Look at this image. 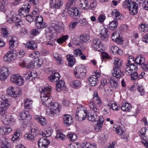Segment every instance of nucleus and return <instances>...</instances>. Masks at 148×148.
Returning <instances> with one entry per match:
<instances>
[{"mask_svg": "<svg viewBox=\"0 0 148 148\" xmlns=\"http://www.w3.org/2000/svg\"><path fill=\"white\" fill-rule=\"evenodd\" d=\"M100 73L98 71H96L95 75L90 76L88 78L89 83L91 86H95L97 85V78L100 76Z\"/></svg>", "mask_w": 148, "mask_h": 148, "instance_id": "obj_18", "label": "nucleus"}, {"mask_svg": "<svg viewBox=\"0 0 148 148\" xmlns=\"http://www.w3.org/2000/svg\"><path fill=\"white\" fill-rule=\"evenodd\" d=\"M60 77L59 74L58 73H55L50 76L49 79L52 82H55L58 81Z\"/></svg>", "mask_w": 148, "mask_h": 148, "instance_id": "obj_44", "label": "nucleus"}, {"mask_svg": "<svg viewBox=\"0 0 148 148\" xmlns=\"http://www.w3.org/2000/svg\"><path fill=\"white\" fill-rule=\"evenodd\" d=\"M72 42L75 45H79L80 46L82 45V43L81 40H79L78 38L76 36L74 37L72 39Z\"/></svg>", "mask_w": 148, "mask_h": 148, "instance_id": "obj_54", "label": "nucleus"}, {"mask_svg": "<svg viewBox=\"0 0 148 148\" xmlns=\"http://www.w3.org/2000/svg\"><path fill=\"white\" fill-rule=\"evenodd\" d=\"M66 58L68 61L69 65L71 67L73 66L75 61V59L73 56L70 54L67 55L66 56Z\"/></svg>", "mask_w": 148, "mask_h": 148, "instance_id": "obj_35", "label": "nucleus"}, {"mask_svg": "<svg viewBox=\"0 0 148 148\" xmlns=\"http://www.w3.org/2000/svg\"><path fill=\"white\" fill-rule=\"evenodd\" d=\"M35 118L41 125L44 126L47 124V120L44 117L36 116L35 117Z\"/></svg>", "mask_w": 148, "mask_h": 148, "instance_id": "obj_40", "label": "nucleus"}, {"mask_svg": "<svg viewBox=\"0 0 148 148\" xmlns=\"http://www.w3.org/2000/svg\"><path fill=\"white\" fill-rule=\"evenodd\" d=\"M10 80L13 83L20 86L23 84L24 80L19 74H15L11 76Z\"/></svg>", "mask_w": 148, "mask_h": 148, "instance_id": "obj_11", "label": "nucleus"}, {"mask_svg": "<svg viewBox=\"0 0 148 148\" xmlns=\"http://www.w3.org/2000/svg\"><path fill=\"white\" fill-rule=\"evenodd\" d=\"M11 104L9 99L5 98L4 95L0 98V115L5 114L6 110Z\"/></svg>", "mask_w": 148, "mask_h": 148, "instance_id": "obj_4", "label": "nucleus"}, {"mask_svg": "<svg viewBox=\"0 0 148 148\" xmlns=\"http://www.w3.org/2000/svg\"><path fill=\"white\" fill-rule=\"evenodd\" d=\"M88 106L91 110H93V112L88 114V119L92 122L98 121L99 115V109L96 107L93 102H91L89 103Z\"/></svg>", "mask_w": 148, "mask_h": 148, "instance_id": "obj_3", "label": "nucleus"}, {"mask_svg": "<svg viewBox=\"0 0 148 148\" xmlns=\"http://www.w3.org/2000/svg\"><path fill=\"white\" fill-rule=\"evenodd\" d=\"M114 77L117 78L122 77L124 75V73L119 68H114L112 72Z\"/></svg>", "mask_w": 148, "mask_h": 148, "instance_id": "obj_22", "label": "nucleus"}, {"mask_svg": "<svg viewBox=\"0 0 148 148\" xmlns=\"http://www.w3.org/2000/svg\"><path fill=\"white\" fill-rule=\"evenodd\" d=\"M103 125L102 123L97 122L95 125V130L96 131L98 132L101 130Z\"/></svg>", "mask_w": 148, "mask_h": 148, "instance_id": "obj_64", "label": "nucleus"}, {"mask_svg": "<svg viewBox=\"0 0 148 148\" xmlns=\"http://www.w3.org/2000/svg\"><path fill=\"white\" fill-rule=\"evenodd\" d=\"M5 13L7 18V21L8 23L11 24L15 23L17 26L20 25L21 20L20 15L14 11L10 12L8 10H6Z\"/></svg>", "mask_w": 148, "mask_h": 148, "instance_id": "obj_2", "label": "nucleus"}, {"mask_svg": "<svg viewBox=\"0 0 148 148\" xmlns=\"http://www.w3.org/2000/svg\"><path fill=\"white\" fill-rule=\"evenodd\" d=\"M86 67L83 65L76 66L74 71L75 77L79 79L84 78L86 75Z\"/></svg>", "mask_w": 148, "mask_h": 148, "instance_id": "obj_6", "label": "nucleus"}, {"mask_svg": "<svg viewBox=\"0 0 148 148\" xmlns=\"http://www.w3.org/2000/svg\"><path fill=\"white\" fill-rule=\"evenodd\" d=\"M25 74L27 75V76L26 77V79L27 80H29L34 79L37 76L36 72L35 71H28L27 72V73Z\"/></svg>", "mask_w": 148, "mask_h": 148, "instance_id": "obj_30", "label": "nucleus"}, {"mask_svg": "<svg viewBox=\"0 0 148 148\" xmlns=\"http://www.w3.org/2000/svg\"><path fill=\"white\" fill-rule=\"evenodd\" d=\"M81 148H97V145L94 143L85 142L80 145Z\"/></svg>", "mask_w": 148, "mask_h": 148, "instance_id": "obj_29", "label": "nucleus"}, {"mask_svg": "<svg viewBox=\"0 0 148 148\" xmlns=\"http://www.w3.org/2000/svg\"><path fill=\"white\" fill-rule=\"evenodd\" d=\"M7 93L12 97L15 98L19 97L21 95L22 91L20 88L10 86L7 88Z\"/></svg>", "mask_w": 148, "mask_h": 148, "instance_id": "obj_8", "label": "nucleus"}, {"mask_svg": "<svg viewBox=\"0 0 148 148\" xmlns=\"http://www.w3.org/2000/svg\"><path fill=\"white\" fill-rule=\"evenodd\" d=\"M10 74L8 67H3L0 69V80L3 81L5 80Z\"/></svg>", "mask_w": 148, "mask_h": 148, "instance_id": "obj_13", "label": "nucleus"}, {"mask_svg": "<svg viewBox=\"0 0 148 148\" xmlns=\"http://www.w3.org/2000/svg\"><path fill=\"white\" fill-rule=\"evenodd\" d=\"M11 127L2 126L0 127V134L2 135H5L10 133L12 131Z\"/></svg>", "mask_w": 148, "mask_h": 148, "instance_id": "obj_24", "label": "nucleus"}, {"mask_svg": "<svg viewBox=\"0 0 148 148\" xmlns=\"http://www.w3.org/2000/svg\"><path fill=\"white\" fill-rule=\"evenodd\" d=\"M1 120L3 123L5 125L12 126L16 123V119L12 116L10 115H5L1 117Z\"/></svg>", "mask_w": 148, "mask_h": 148, "instance_id": "obj_9", "label": "nucleus"}, {"mask_svg": "<svg viewBox=\"0 0 148 148\" xmlns=\"http://www.w3.org/2000/svg\"><path fill=\"white\" fill-rule=\"evenodd\" d=\"M97 98V99H94L93 101L92 102L94 103L96 107L98 108V107L100 106L101 105L102 102L99 97ZM91 102L90 101L89 103Z\"/></svg>", "mask_w": 148, "mask_h": 148, "instance_id": "obj_58", "label": "nucleus"}, {"mask_svg": "<svg viewBox=\"0 0 148 148\" xmlns=\"http://www.w3.org/2000/svg\"><path fill=\"white\" fill-rule=\"evenodd\" d=\"M56 88L58 91L64 90L65 89L64 82L62 80L58 81L56 84Z\"/></svg>", "mask_w": 148, "mask_h": 148, "instance_id": "obj_33", "label": "nucleus"}, {"mask_svg": "<svg viewBox=\"0 0 148 148\" xmlns=\"http://www.w3.org/2000/svg\"><path fill=\"white\" fill-rule=\"evenodd\" d=\"M115 131L116 133L119 135H121L123 134L125 131V129L124 125L122 124L116 126V127H114Z\"/></svg>", "mask_w": 148, "mask_h": 148, "instance_id": "obj_31", "label": "nucleus"}, {"mask_svg": "<svg viewBox=\"0 0 148 148\" xmlns=\"http://www.w3.org/2000/svg\"><path fill=\"white\" fill-rule=\"evenodd\" d=\"M51 89V87L47 84L39 89L41 92V102L43 105L48 108L46 114L49 117H54L60 113L61 106L58 103L53 102L50 94Z\"/></svg>", "mask_w": 148, "mask_h": 148, "instance_id": "obj_1", "label": "nucleus"}, {"mask_svg": "<svg viewBox=\"0 0 148 148\" xmlns=\"http://www.w3.org/2000/svg\"><path fill=\"white\" fill-rule=\"evenodd\" d=\"M34 18V21L36 27L39 29H43L46 27V23L43 22V18L41 16H35Z\"/></svg>", "mask_w": 148, "mask_h": 148, "instance_id": "obj_10", "label": "nucleus"}, {"mask_svg": "<svg viewBox=\"0 0 148 148\" xmlns=\"http://www.w3.org/2000/svg\"><path fill=\"white\" fill-rule=\"evenodd\" d=\"M68 11L72 12L73 15L76 16H79V11L76 8L74 7L73 8L69 7L67 8Z\"/></svg>", "mask_w": 148, "mask_h": 148, "instance_id": "obj_48", "label": "nucleus"}, {"mask_svg": "<svg viewBox=\"0 0 148 148\" xmlns=\"http://www.w3.org/2000/svg\"><path fill=\"white\" fill-rule=\"evenodd\" d=\"M87 111L86 108L84 106H81L77 108L75 118L78 121L84 120L87 115Z\"/></svg>", "mask_w": 148, "mask_h": 148, "instance_id": "obj_5", "label": "nucleus"}, {"mask_svg": "<svg viewBox=\"0 0 148 148\" xmlns=\"http://www.w3.org/2000/svg\"><path fill=\"white\" fill-rule=\"evenodd\" d=\"M118 25V23L116 21H113L109 22V27L110 29L114 30L116 28Z\"/></svg>", "mask_w": 148, "mask_h": 148, "instance_id": "obj_49", "label": "nucleus"}, {"mask_svg": "<svg viewBox=\"0 0 148 148\" xmlns=\"http://www.w3.org/2000/svg\"><path fill=\"white\" fill-rule=\"evenodd\" d=\"M29 62V61L27 60H20L19 64L20 65L23 67L27 68Z\"/></svg>", "mask_w": 148, "mask_h": 148, "instance_id": "obj_57", "label": "nucleus"}, {"mask_svg": "<svg viewBox=\"0 0 148 148\" xmlns=\"http://www.w3.org/2000/svg\"><path fill=\"white\" fill-rule=\"evenodd\" d=\"M38 130L37 128H31V132L30 133H26L24 136L25 139L28 140H32L38 134Z\"/></svg>", "mask_w": 148, "mask_h": 148, "instance_id": "obj_15", "label": "nucleus"}, {"mask_svg": "<svg viewBox=\"0 0 148 148\" xmlns=\"http://www.w3.org/2000/svg\"><path fill=\"white\" fill-rule=\"evenodd\" d=\"M70 84L72 88H76L80 86L81 83L79 80H73L70 82Z\"/></svg>", "mask_w": 148, "mask_h": 148, "instance_id": "obj_50", "label": "nucleus"}, {"mask_svg": "<svg viewBox=\"0 0 148 148\" xmlns=\"http://www.w3.org/2000/svg\"><path fill=\"white\" fill-rule=\"evenodd\" d=\"M114 68H119L123 64L121 60L118 58H115L114 62Z\"/></svg>", "mask_w": 148, "mask_h": 148, "instance_id": "obj_46", "label": "nucleus"}, {"mask_svg": "<svg viewBox=\"0 0 148 148\" xmlns=\"http://www.w3.org/2000/svg\"><path fill=\"white\" fill-rule=\"evenodd\" d=\"M20 132V130L19 129H17L16 130L12 138V140L13 141L18 140H19L21 137Z\"/></svg>", "mask_w": 148, "mask_h": 148, "instance_id": "obj_38", "label": "nucleus"}, {"mask_svg": "<svg viewBox=\"0 0 148 148\" xmlns=\"http://www.w3.org/2000/svg\"><path fill=\"white\" fill-rule=\"evenodd\" d=\"M55 23H52L51 24V25L49 27L48 29L49 32L54 33L56 31V29H55Z\"/></svg>", "mask_w": 148, "mask_h": 148, "instance_id": "obj_62", "label": "nucleus"}, {"mask_svg": "<svg viewBox=\"0 0 148 148\" xmlns=\"http://www.w3.org/2000/svg\"><path fill=\"white\" fill-rule=\"evenodd\" d=\"M67 137L69 140L72 141H74L77 139V136L74 134H69L68 135Z\"/></svg>", "mask_w": 148, "mask_h": 148, "instance_id": "obj_61", "label": "nucleus"}, {"mask_svg": "<svg viewBox=\"0 0 148 148\" xmlns=\"http://www.w3.org/2000/svg\"><path fill=\"white\" fill-rule=\"evenodd\" d=\"M18 116L19 120L24 121V124L25 125L27 124L28 122L31 119L29 113L28 111L25 110L20 113L19 114Z\"/></svg>", "mask_w": 148, "mask_h": 148, "instance_id": "obj_14", "label": "nucleus"}, {"mask_svg": "<svg viewBox=\"0 0 148 148\" xmlns=\"http://www.w3.org/2000/svg\"><path fill=\"white\" fill-rule=\"evenodd\" d=\"M123 7L125 9H127L130 11V0H125L122 3Z\"/></svg>", "mask_w": 148, "mask_h": 148, "instance_id": "obj_60", "label": "nucleus"}, {"mask_svg": "<svg viewBox=\"0 0 148 148\" xmlns=\"http://www.w3.org/2000/svg\"><path fill=\"white\" fill-rule=\"evenodd\" d=\"M26 46L30 49L32 50H35L37 47V43L32 41L28 42L26 44Z\"/></svg>", "mask_w": 148, "mask_h": 148, "instance_id": "obj_42", "label": "nucleus"}, {"mask_svg": "<svg viewBox=\"0 0 148 148\" xmlns=\"http://www.w3.org/2000/svg\"><path fill=\"white\" fill-rule=\"evenodd\" d=\"M103 28L99 33V36L102 40L106 41L108 40V29L103 27Z\"/></svg>", "mask_w": 148, "mask_h": 148, "instance_id": "obj_21", "label": "nucleus"}, {"mask_svg": "<svg viewBox=\"0 0 148 148\" xmlns=\"http://www.w3.org/2000/svg\"><path fill=\"white\" fill-rule=\"evenodd\" d=\"M17 53L14 50L8 51L3 58V61L7 63L13 62L16 58Z\"/></svg>", "mask_w": 148, "mask_h": 148, "instance_id": "obj_7", "label": "nucleus"}, {"mask_svg": "<svg viewBox=\"0 0 148 148\" xmlns=\"http://www.w3.org/2000/svg\"><path fill=\"white\" fill-rule=\"evenodd\" d=\"M7 1V0H0V11L5 12H6L5 4Z\"/></svg>", "mask_w": 148, "mask_h": 148, "instance_id": "obj_53", "label": "nucleus"}, {"mask_svg": "<svg viewBox=\"0 0 148 148\" xmlns=\"http://www.w3.org/2000/svg\"><path fill=\"white\" fill-rule=\"evenodd\" d=\"M112 15L114 19L116 20L123 19V16L116 10H114L112 12Z\"/></svg>", "mask_w": 148, "mask_h": 148, "instance_id": "obj_26", "label": "nucleus"}, {"mask_svg": "<svg viewBox=\"0 0 148 148\" xmlns=\"http://www.w3.org/2000/svg\"><path fill=\"white\" fill-rule=\"evenodd\" d=\"M17 43V38L15 37H12L9 40V48L12 49L14 47L16 46Z\"/></svg>", "mask_w": 148, "mask_h": 148, "instance_id": "obj_34", "label": "nucleus"}, {"mask_svg": "<svg viewBox=\"0 0 148 148\" xmlns=\"http://www.w3.org/2000/svg\"><path fill=\"white\" fill-rule=\"evenodd\" d=\"M146 132H147V130L145 127L143 128L140 131V136L143 140H145V136H147V135H146Z\"/></svg>", "mask_w": 148, "mask_h": 148, "instance_id": "obj_52", "label": "nucleus"}, {"mask_svg": "<svg viewBox=\"0 0 148 148\" xmlns=\"http://www.w3.org/2000/svg\"><path fill=\"white\" fill-rule=\"evenodd\" d=\"M89 10H93L96 8L97 4L95 0H88Z\"/></svg>", "mask_w": 148, "mask_h": 148, "instance_id": "obj_45", "label": "nucleus"}, {"mask_svg": "<svg viewBox=\"0 0 148 148\" xmlns=\"http://www.w3.org/2000/svg\"><path fill=\"white\" fill-rule=\"evenodd\" d=\"M78 22L76 21V20L72 21L70 23L69 25V29L72 30H73L77 26Z\"/></svg>", "mask_w": 148, "mask_h": 148, "instance_id": "obj_59", "label": "nucleus"}, {"mask_svg": "<svg viewBox=\"0 0 148 148\" xmlns=\"http://www.w3.org/2000/svg\"><path fill=\"white\" fill-rule=\"evenodd\" d=\"M55 28L56 31L63 30L64 28V25L61 23H55Z\"/></svg>", "mask_w": 148, "mask_h": 148, "instance_id": "obj_55", "label": "nucleus"}, {"mask_svg": "<svg viewBox=\"0 0 148 148\" xmlns=\"http://www.w3.org/2000/svg\"><path fill=\"white\" fill-rule=\"evenodd\" d=\"M145 60L144 56L142 55H138L136 58V65H144L145 63Z\"/></svg>", "mask_w": 148, "mask_h": 148, "instance_id": "obj_32", "label": "nucleus"}, {"mask_svg": "<svg viewBox=\"0 0 148 148\" xmlns=\"http://www.w3.org/2000/svg\"><path fill=\"white\" fill-rule=\"evenodd\" d=\"M138 5L135 3L133 2L132 5H130V13L132 15H135L138 12Z\"/></svg>", "mask_w": 148, "mask_h": 148, "instance_id": "obj_37", "label": "nucleus"}, {"mask_svg": "<svg viewBox=\"0 0 148 148\" xmlns=\"http://www.w3.org/2000/svg\"><path fill=\"white\" fill-rule=\"evenodd\" d=\"M50 143V141L45 137L39 139L38 143V147L41 148L47 147Z\"/></svg>", "mask_w": 148, "mask_h": 148, "instance_id": "obj_19", "label": "nucleus"}, {"mask_svg": "<svg viewBox=\"0 0 148 148\" xmlns=\"http://www.w3.org/2000/svg\"><path fill=\"white\" fill-rule=\"evenodd\" d=\"M139 30L144 32H146L148 31L147 25L145 23L141 24L139 27Z\"/></svg>", "mask_w": 148, "mask_h": 148, "instance_id": "obj_56", "label": "nucleus"}, {"mask_svg": "<svg viewBox=\"0 0 148 148\" xmlns=\"http://www.w3.org/2000/svg\"><path fill=\"white\" fill-rule=\"evenodd\" d=\"M110 50L113 53L115 54L121 55L122 53L121 50L119 49L118 47L114 45H112L111 46Z\"/></svg>", "mask_w": 148, "mask_h": 148, "instance_id": "obj_39", "label": "nucleus"}, {"mask_svg": "<svg viewBox=\"0 0 148 148\" xmlns=\"http://www.w3.org/2000/svg\"><path fill=\"white\" fill-rule=\"evenodd\" d=\"M121 110L124 112H128L130 111V104L128 102L125 101H123L121 107Z\"/></svg>", "mask_w": 148, "mask_h": 148, "instance_id": "obj_36", "label": "nucleus"}, {"mask_svg": "<svg viewBox=\"0 0 148 148\" xmlns=\"http://www.w3.org/2000/svg\"><path fill=\"white\" fill-rule=\"evenodd\" d=\"M68 38L69 36L67 35L63 36L57 40V42L59 44H62L66 41Z\"/></svg>", "mask_w": 148, "mask_h": 148, "instance_id": "obj_51", "label": "nucleus"}, {"mask_svg": "<svg viewBox=\"0 0 148 148\" xmlns=\"http://www.w3.org/2000/svg\"><path fill=\"white\" fill-rule=\"evenodd\" d=\"M79 6L82 9L84 10H87L89 9L88 0H80Z\"/></svg>", "mask_w": 148, "mask_h": 148, "instance_id": "obj_28", "label": "nucleus"}, {"mask_svg": "<svg viewBox=\"0 0 148 148\" xmlns=\"http://www.w3.org/2000/svg\"><path fill=\"white\" fill-rule=\"evenodd\" d=\"M92 45L95 49L98 51L100 52L103 51V45L100 39L97 38L93 39Z\"/></svg>", "mask_w": 148, "mask_h": 148, "instance_id": "obj_12", "label": "nucleus"}, {"mask_svg": "<svg viewBox=\"0 0 148 148\" xmlns=\"http://www.w3.org/2000/svg\"><path fill=\"white\" fill-rule=\"evenodd\" d=\"M79 40L82 44L84 43H88L90 41L89 35L85 34H82L80 36Z\"/></svg>", "mask_w": 148, "mask_h": 148, "instance_id": "obj_23", "label": "nucleus"}, {"mask_svg": "<svg viewBox=\"0 0 148 148\" xmlns=\"http://www.w3.org/2000/svg\"><path fill=\"white\" fill-rule=\"evenodd\" d=\"M53 132V130L51 127L46 128L42 130L41 134L43 137H48L51 135Z\"/></svg>", "mask_w": 148, "mask_h": 148, "instance_id": "obj_25", "label": "nucleus"}, {"mask_svg": "<svg viewBox=\"0 0 148 148\" xmlns=\"http://www.w3.org/2000/svg\"><path fill=\"white\" fill-rule=\"evenodd\" d=\"M78 23H79L82 25H85L88 23V22L86 18H80L79 21L77 22Z\"/></svg>", "mask_w": 148, "mask_h": 148, "instance_id": "obj_63", "label": "nucleus"}, {"mask_svg": "<svg viewBox=\"0 0 148 148\" xmlns=\"http://www.w3.org/2000/svg\"><path fill=\"white\" fill-rule=\"evenodd\" d=\"M43 59L42 58L37 59L36 60H34V68L38 69L41 67L43 64Z\"/></svg>", "mask_w": 148, "mask_h": 148, "instance_id": "obj_47", "label": "nucleus"}, {"mask_svg": "<svg viewBox=\"0 0 148 148\" xmlns=\"http://www.w3.org/2000/svg\"><path fill=\"white\" fill-rule=\"evenodd\" d=\"M51 7L52 8L59 9L63 5L61 0H50Z\"/></svg>", "mask_w": 148, "mask_h": 148, "instance_id": "obj_20", "label": "nucleus"}, {"mask_svg": "<svg viewBox=\"0 0 148 148\" xmlns=\"http://www.w3.org/2000/svg\"><path fill=\"white\" fill-rule=\"evenodd\" d=\"M32 101L28 99H25L24 103L25 109H31L32 107Z\"/></svg>", "mask_w": 148, "mask_h": 148, "instance_id": "obj_43", "label": "nucleus"}, {"mask_svg": "<svg viewBox=\"0 0 148 148\" xmlns=\"http://www.w3.org/2000/svg\"><path fill=\"white\" fill-rule=\"evenodd\" d=\"M63 120L64 123L68 125L71 124L73 122L72 116L68 114L63 115Z\"/></svg>", "mask_w": 148, "mask_h": 148, "instance_id": "obj_27", "label": "nucleus"}, {"mask_svg": "<svg viewBox=\"0 0 148 148\" xmlns=\"http://www.w3.org/2000/svg\"><path fill=\"white\" fill-rule=\"evenodd\" d=\"M121 33L120 31L117 30L113 33L112 35V40L117 43L121 44L123 42L121 37Z\"/></svg>", "mask_w": 148, "mask_h": 148, "instance_id": "obj_16", "label": "nucleus"}, {"mask_svg": "<svg viewBox=\"0 0 148 148\" xmlns=\"http://www.w3.org/2000/svg\"><path fill=\"white\" fill-rule=\"evenodd\" d=\"M53 56L56 62L58 64H62L63 61L61 56L56 53H54L53 54Z\"/></svg>", "mask_w": 148, "mask_h": 148, "instance_id": "obj_41", "label": "nucleus"}, {"mask_svg": "<svg viewBox=\"0 0 148 148\" xmlns=\"http://www.w3.org/2000/svg\"><path fill=\"white\" fill-rule=\"evenodd\" d=\"M11 144L10 140L5 137L0 138V147L1 148H10Z\"/></svg>", "mask_w": 148, "mask_h": 148, "instance_id": "obj_17", "label": "nucleus"}]
</instances>
